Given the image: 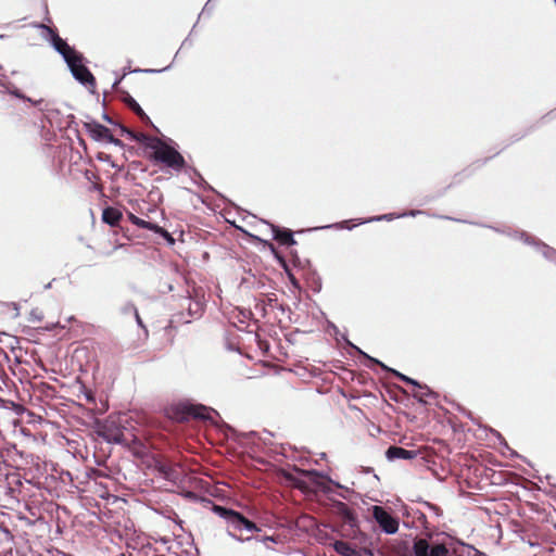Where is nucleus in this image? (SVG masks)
<instances>
[{
    "label": "nucleus",
    "instance_id": "nucleus-7",
    "mask_svg": "<svg viewBox=\"0 0 556 556\" xmlns=\"http://www.w3.org/2000/svg\"><path fill=\"white\" fill-rule=\"evenodd\" d=\"M41 27L51 34L52 46L64 58L65 62L70 61L78 53L73 47L68 46V43L63 40L52 28L46 25H41Z\"/></svg>",
    "mask_w": 556,
    "mask_h": 556
},
{
    "label": "nucleus",
    "instance_id": "nucleus-23",
    "mask_svg": "<svg viewBox=\"0 0 556 556\" xmlns=\"http://www.w3.org/2000/svg\"><path fill=\"white\" fill-rule=\"evenodd\" d=\"M124 249H126L125 244H117V245H114L112 252L117 251V250H124Z\"/></svg>",
    "mask_w": 556,
    "mask_h": 556
},
{
    "label": "nucleus",
    "instance_id": "nucleus-1",
    "mask_svg": "<svg viewBox=\"0 0 556 556\" xmlns=\"http://www.w3.org/2000/svg\"><path fill=\"white\" fill-rule=\"evenodd\" d=\"M154 146L152 147L153 154L151 159L156 163H162L175 172H180L186 166L184 156L173 147L168 146L162 139L152 140Z\"/></svg>",
    "mask_w": 556,
    "mask_h": 556
},
{
    "label": "nucleus",
    "instance_id": "nucleus-18",
    "mask_svg": "<svg viewBox=\"0 0 556 556\" xmlns=\"http://www.w3.org/2000/svg\"><path fill=\"white\" fill-rule=\"evenodd\" d=\"M339 506H340V511L342 513V515L344 517V520L348 523L353 525L355 522V517H354L353 511L348 507L346 504H344L342 502L339 503Z\"/></svg>",
    "mask_w": 556,
    "mask_h": 556
},
{
    "label": "nucleus",
    "instance_id": "nucleus-17",
    "mask_svg": "<svg viewBox=\"0 0 556 556\" xmlns=\"http://www.w3.org/2000/svg\"><path fill=\"white\" fill-rule=\"evenodd\" d=\"M187 301L189 315L192 317L200 316L203 311L202 303L199 301H191L190 299H187Z\"/></svg>",
    "mask_w": 556,
    "mask_h": 556
},
{
    "label": "nucleus",
    "instance_id": "nucleus-2",
    "mask_svg": "<svg viewBox=\"0 0 556 556\" xmlns=\"http://www.w3.org/2000/svg\"><path fill=\"white\" fill-rule=\"evenodd\" d=\"M212 509L215 514L224 518L228 522L229 528L235 532L238 531L241 533L243 530H247L248 532L260 531V528L253 521L245 518L239 511L215 504H213Z\"/></svg>",
    "mask_w": 556,
    "mask_h": 556
},
{
    "label": "nucleus",
    "instance_id": "nucleus-9",
    "mask_svg": "<svg viewBox=\"0 0 556 556\" xmlns=\"http://www.w3.org/2000/svg\"><path fill=\"white\" fill-rule=\"evenodd\" d=\"M85 128L90 134V136L97 141H106L111 134V130L108 127L97 122L85 123Z\"/></svg>",
    "mask_w": 556,
    "mask_h": 556
},
{
    "label": "nucleus",
    "instance_id": "nucleus-22",
    "mask_svg": "<svg viewBox=\"0 0 556 556\" xmlns=\"http://www.w3.org/2000/svg\"><path fill=\"white\" fill-rule=\"evenodd\" d=\"M262 542L266 544L267 542H277V540L274 536H263Z\"/></svg>",
    "mask_w": 556,
    "mask_h": 556
},
{
    "label": "nucleus",
    "instance_id": "nucleus-5",
    "mask_svg": "<svg viewBox=\"0 0 556 556\" xmlns=\"http://www.w3.org/2000/svg\"><path fill=\"white\" fill-rule=\"evenodd\" d=\"M372 517L379 527L388 534H394L399 530V519L392 516L382 506L372 507Z\"/></svg>",
    "mask_w": 556,
    "mask_h": 556
},
{
    "label": "nucleus",
    "instance_id": "nucleus-6",
    "mask_svg": "<svg viewBox=\"0 0 556 556\" xmlns=\"http://www.w3.org/2000/svg\"><path fill=\"white\" fill-rule=\"evenodd\" d=\"M207 416V408L203 405H180L176 412V418L179 420L206 419Z\"/></svg>",
    "mask_w": 556,
    "mask_h": 556
},
{
    "label": "nucleus",
    "instance_id": "nucleus-4",
    "mask_svg": "<svg viewBox=\"0 0 556 556\" xmlns=\"http://www.w3.org/2000/svg\"><path fill=\"white\" fill-rule=\"evenodd\" d=\"M84 56L81 53H77L74 58L67 61V65L73 76L84 85H94L96 79L87 66L83 64Z\"/></svg>",
    "mask_w": 556,
    "mask_h": 556
},
{
    "label": "nucleus",
    "instance_id": "nucleus-19",
    "mask_svg": "<svg viewBox=\"0 0 556 556\" xmlns=\"http://www.w3.org/2000/svg\"><path fill=\"white\" fill-rule=\"evenodd\" d=\"M9 92L11 94H13L14 97L18 98V99H22L24 101H28V102H31L34 105H38L42 102V100H39V101H33L30 98L26 97L24 93H22V91L16 88V87H13V88H10L9 89Z\"/></svg>",
    "mask_w": 556,
    "mask_h": 556
},
{
    "label": "nucleus",
    "instance_id": "nucleus-20",
    "mask_svg": "<svg viewBox=\"0 0 556 556\" xmlns=\"http://www.w3.org/2000/svg\"><path fill=\"white\" fill-rule=\"evenodd\" d=\"M106 141L110 142V143H113L114 146H117V147H123L124 146L123 141L117 139V138H115L112 134H110V136H109Z\"/></svg>",
    "mask_w": 556,
    "mask_h": 556
},
{
    "label": "nucleus",
    "instance_id": "nucleus-3",
    "mask_svg": "<svg viewBox=\"0 0 556 556\" xmlns=\"http://www.w3.org/2000/svg\"><path fill=\"white\" fill-rule=\"evenodd\" d=\"M413 553L415 556H448L450 552L443 543H430L427 539L414 540Z\"/></svg>",
    "mask_w": 556,
    "mask_h": 556
},
{
    "label": "nucleus",
    "instance_id": "nucleus-27",
    "mask_svg": "<svg viewBox=\"0 0 556 556\" xmlns=\"http://www.w3.org/2000/svg\"><path fill=\"white\" fill-rule=\"evenodd\" d=\"M542 556H555L552 552L543 554Z\"/></svg>",
    "mask_w": 556,
    "mask_h": 556
},
{
    "label": "nucleus",
    "instance_id": "nucleus-26",
    "mask_svg": "<svg viewBox=\"0 0 556 556\" xmlns=\"http://www.w3.org/2000/svg\"><path fill=\"white\" fill-rule=\"evenodd\" d=\"M202 501L206 504H212L211 500L203 498Z\"/></svg>",
    "mask_w": 556,
    "mask_h": 556
},
{
    "label": "nucleus",
    "instance_id": "nucleus-14",
    "mask_svg": "<svg viewBox=\"0 0 556 556\" xmlns=\"http://www.w3.org/2000/svg\"><path fill=\"white\" fill-rule=\"evenodd\" d=\"M126 103H127L128 108L134 113H136V115L141 119V122H143L147 125H152L150 117L144 113V111L141 109V106L137 103V101L135 99H132L131 97H128L126 99Z\"/></svg>",
    "mask_w": 556,
    "mask_h": 556
},
{
    "label": "nucleus",
    "instance_id": "nucleus-10",
    "mask_svg": "<svg viewBox=\"0 0 556 556\" xmlns=\"http://www.w3.org/2000/svg\"><path fill=\"white\" fill-rule=\"evenodd\" d=\"M417 455H418L417 451L405 450L400 446H390L386 452V456L389 460L414 459L417 457Z\"/></svg>",
    "mask_w": 556,
    "mask_h": 556
},
{
    "label": "nucleus",
    "instance_id": "nucleus-21",
    "mask_svg": "<svg viewBox=\"0 0 556 556\" xmlns=\"http://www.w3.org/2000/svg\"><path fill=\"white\" fill-rule=\"evenodd\" d=\"M5 393L4 388L0 384V407H5V401L2 397V394Z\"/></svg>",
    "mask_w": 556,
    "mask_h": 556
},
{
    "label": "nucleus",
    "instance_id": "nucleus-16",
    "mask_svg": "<svg viewBox=\"0 0 556 556\" xmlns=\"http://www.w3.org/2000/svg\"><path fill=\"white\" fill-rule=\"evenodd\" d=\"M129 219H130V222H131L134 225H136V226H138V227H140V228L148 229V230H154V231H156V232H159V231H161V230H162L159 226L153 225L152 223L147 222V220H144V219H141V218H139L138 216H136V215H134V214H131V213L129 214Z\"/></svg>",
    "mask_w": 556,
    "mask_h": 556
},
{
    "label": "nucleus",
    "instance_id": "nucleus-11",
    "mask_svg": "<svg viewBox=\"0 0 556 556\" xmlns=\"http://www.w3.org/2000/svg\"><path fill=\"white\" fill-rule=\"evenodd\" d=\"M271 230L274 233V239L278 241L279 244L290 247L296 243L293 238V232L290 229L271 225Z\"/></svg>",
    "mask_w": 556,
    "mask_h": 556
},
{
    "label": "nucleus",
    "instance_id": "nucleus-12",
    "mask_svg": "<svg viewBox=\"0 0 556 556\" xmlns=\"http://www.w3.org/2000/svg\"><path fill=\"white\" fill-rule=\"evenodd\" d=\"M122 217V212L112 206L105 207L102 213V220L112 227L117 226Z\"/></svg>",
    "mask_w": 556,
    "mask_h": 556
},
{
    "label": "nucleus",
    "instance_id": "nucleus-25",
    "mask_svg": "<svg viewBox=\"0 0 556 556\" xmlns=\"http://www.w3.org/2000/svg\"><path fill=\"white\" fill-rule=\"evenodd\" d=\"M31 317L38 319L39 321L41 320V317L39 315H37L36 311L31 312Z\"/></svg>",
    "mask_w": 556,
    "mask_h": 556
},
{
    "label": "nucleus",
    "instance_id": "nucleus-24",
    "mask_svg": "<svg viewBox=\"0 0 556 556\" xmlns=\"http://www.w3.org/2000/svg\"><path fill=\"white\" fill-rule=\"evenodd\" d=\"M186 497L195 500L198 496L193 492H187Z\"/></svg>",
    "mask_w": 556,
    "mask_h": 556
},
{
    "label": "nucleus",
    "instance_id": "nucleus-8",
    "mask_svg": "<svg viewBox=\"0 0 556 556\" xmlns=\"http://www.w3.org/2000/svg\"><path fill=\"white\" fill-rule=\"evenodd\" d=\"M393 376H395L396 378H399L401 381L405 382V383H409V384H413L415 387H418L419 388V392H416L413 394L414 397L418 399L420 402H424V397L425 396H428V395H431L432 394V391L427 387V386H421L419 384L416 380L399 372L397 370H394V369H389Z\"/></svg>",
    "mask_w": 556,
    "mask_h": 556
},
{
    "label": "nucleus",
    "instance_id": "nucleus-15",
    "mask_svg": "<svg viewBox=\"0 0 556 556\" xmlns=\"http://www.w3.org/2000/svg\"><path fill=\"white\" fill-rule=\"evenodd\" d=\"M334 551L341 556H357L358 552L348 542L337 541L333 545Z\"/></svg>",
    "mask_w": 556,
    "mask_h": 556
},
{
    "label": "nucleus",
    "instance_id": "nucleus-28",
    "mask_svg": "<svg viewBox=\"0 0 556 556\" xmlns=\"http://www.w3.org/2000/svg\"><path fill=\"white\" fill-rule=\"evenodd\" d=\"M150 126L153 127L155 129V131H159V128H156L153 124Z\"/></svg>",
    "mask_w": 556,
    "mask_h": 556
},
{
    "label": "nucleus",
    "instance_id": "nucleus-13",
    "mask_svg": "<svg viewBox=\"0 0 556 556\" xmlns=\"http://www.w3.org/2000/svg\"><path fill=\"white\" fill-rule=\"evenodd\" d=\"M123 131H126L131 140L143 143L147 148L152 149L154 142L152 140H157V137H151L143 132H136L126 128H123Z\"/></svg>",
    "mask_w": 556,
    "mask_h": 556
}]
</instances>
